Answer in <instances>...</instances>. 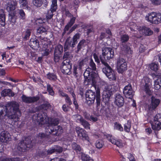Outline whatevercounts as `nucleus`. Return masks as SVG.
<instances>
[{"label": "nucleus", "instance_id": "nucleus-1", "mask_svg": "<svg viewBox=\"0 0 161 161\" xmlns=\"http://www.w3.org/2000/svg\"><path fill=\"white\" fill-rule=\"evenodd\" d=\"M3 109V107H0V119L3 120L7 116L9 119H13L14 122L19 120L20 113L17 103L13 102L8 103Z\"/></svg>", "mask_w": 161, "mask_h": 161}, {"label": "nucleus", "instance_id": "nucleus-2", "mask_svg": "<svg viewBox=\"0 0 161 161\" xmlns=\"http://www.w3.org/2000/svg\"><path fill=\"white\" fill-rule=\"evenodd\" d=\"M35 119L36 120L37 123L39 125H42L44 124H49V125L52 128L55 127L54 128L52 129V128L50 129L51 132L49 131V133L53 135H57L60 134L62 132V129L60 126H56V125L58 124V120L57 119H55L51 123H50L49 118L47 117L46 113L43 112H41L35 116Z\"/></svg>", "mask_w": 161, "mask_h": 161}, {"label": "nucleus", "instance_id": "nucleus-3", "mask_svg": "<svg viewBox=\"0 0 161 161\" xmlns=\"http://www.w3.org/2000/svg\"><path fill=\"white\" fill-rule=\"evenodd\" d=\"M90 65L92 69L90 68H87L84 74L85 78L84 83L86 85H90V87L93 86L96 89L97 82L100 80V78L97 73L92 72V70H95L96 69L95 64L92 59L91 60Z\"/></svg>", "mask_w": 161, "mask_h": 161}, {"label": "nucleus", "instance_id": "nucleus-4", "mask_svg": "<svg viewBox=\"0 0 161 161\" xmlns=\"http://www.w3.org/2000/svg\"><path fill=\"white\" fill-rule=\"evenodd\" d=\"M96 85V88L97 87V92L96 100L97 105L100 104V95L99 92L101 88L102 89H103V88H104L103 92V96L108 98H109L112 94V92L116 91L117 89V87L115 84L108 85L104 81L100 80L97 82ZM95 89L96 90V89L95 88Z\"/></svg>", "mask_w": 161, "mask_h": 161}, {"label": "nucleus", "instance_id": "nucleus-5", "mask_svg": "<svg viewBox=\"0 0 161 161\" xmlns=\"http://www.w3.org/2000/svg\"><path fill=\"white\" fill-rule=\"evenodd\" d=\"M6 8L9 13V19L10 21L14 23L16 21L17 17L16 13L14 11L16 8L17 5L16 0H9L7 3Z\"/></svg>", "mask_w": 161, "mask_h": 161}, {"label": "nucleus", "instance_id": "nucleus-6", "mask_svg": "<svg viewBox=\"0 0 161 161\" xmlns=\"http://www.w3.org/2000/svg\"><path fill=\"white\" fill-rule=\"evenodd\" d=\"M130 28L131 31H137L138 34H140L145 36H150L153 33V31L149 28L146 27H138L133 22L130 23Z\"/></svg>", "mask_w": 161, "mask_h": 161}, {"label": "nucleus", "instance_id": "nucleus-7", "mask_svg": "<svg viewBox=\"0 0 161 161\" xmlns=\"http://www.w3.org/2000/svg\"><path fill=\"white\" fill-rule=\"evenodd\" d=\"M145 19L147 21L151 23L157 24L161 23V14L152 12L147 14Z\"/></svg>", "mask_w": 161, "mask_h": 161}, {"label": "nucleus", "instance_id": "nucleus-8", "mask_svg": "<svg viewBox=\"0 0 161 161\" xmlns=\"http://www.w3.org/2000/svg\"><path fill=\"white\" fill-rule=\"evenodd\" d=\"M102 55L104 58L100 57L101 62L104 65L107 64L105 62V60H109L113 58L114 56V50L111 48L106 47L102 49Z\"/></svg>", "mask_w": 161, "mask_h": 161}, {"label": "nucleus", "instance_id": "nucleus-9", "mask_svg": "<svg viewBox=\"0 0 161 161\" xmlns=\"http://www.w3.org/2000/svg\"><path fill=\"white\" fill-rule=\"evenodd\" d=\"M105 65V66L103 69V72L110 80H115L116 78L114 71L107 64H106V65Z\"/></svg>", "mask_w": 161, "mask_h": 161}, {"label": "nucleus", "instance_id": "nucleus-10", "mask_svg": "<svg viewBox=\"0 0 161 161\" xmlns=\"http://www.w3.org/2000/svg\"><path fill=\"white\" fill-rule=\"evenodd\" d=\"M80 37V35L76 34L73 37L72 39L70 38L67 39L65 43L64 49L65 51L67 50L70 47H74L75 45L77 43V40Z\"/></svg>", "mask_w": 161, "mask_h": 161}, {"label": "nucleus", "instance_id": "nucleus-11", "mask_svg": "<svg viewBox=\"0 0 161 161\" xmlns=\"http://www.w3.org/2000/svg\"><path fill=\"white\" fill-rule=\"evenodd\" d=\"M127 63L123 58L118 59L117 63V69L118 73H122L127 69Z\"/></svg>", "mask_w": 161, "mask_h": 161}, {"label": "nucleus", "instance_id": "nucleus-12", "mask_svg": "<svg viewBox=\"0 0 161 161\" xmlns=\"http://www.w3.org/2000/svg\"><path fill=\"white\" fill-rule=\"evenodd\" d=\"M149 102L150 104L148 106V110L149 111H152L155 109L159 105L160 101L159 99L152 96Z\"/></svg>", "mask_w": 161, "mask_h": 161}, {"label": "nucleus", "instance_id": "nucleus-13", "mask_svg": "<svg viewBox=\"0 0 161 161\" xmlns=\"http://www.w3.org/2000/svg\"><path fill=\"white\" fill-rule=\"evenodd\" d=\"M107 138L108 141L112 144L116 145L119 148H121L125 145V143L123 142L122 140L116 139L110 135H107Z\"/></svg>", "mask_w": 161, "mask_h": 161}, {"label": "nucleus", "instance_id": "nucleus-14", "mask_svg": "<svg viewBox=\"0 0 161 161\" xmlns=\"http://www.w3.org/2000/svg\"><path fill=\"white\" fill-rule=\"evenodd\" d=\"M85 96L86 99L88 104L90 105L94 103L96 97L95 92L91 90H88L86 92Z\"/></svg>", "mask_w": 161, "mask_h": 161}, {"label": "nucleus", "instance_id": "nucleus-15", "mask_svg": "<svg viewBox=\"0 0 161 161\" xmlns=\"http://www.w3.org/2000/svg\"><path fill=\"white\" fill-rule=\"evenodd\" d=\"M61 71L65 74L69 75L70 74L71 65L69 63V60H64L61 65Z\"/></svg>", "mask_w": 161, "mask_h": 161}, {"label": "nucleus", "instance_id": "nucleus-16", "mask_svg": "<svg viewBox=\"0 0 161 161\" xmlns=\"http://www.w3.org/2000/svg\"><path fill=\"white\" fill-rule=\"evenodd\" d=\"M57 8V0H52L50 10H48L46 14V17L47 19H50L53 15V13L55 12Z\"/></svg>", "mask_w": 161, "mask_h": 161}, {"label": "nucleus", "instance_id": "nucleus-17", "mask_svg": "<svg viewBox=\"0 0 161 161\" xmlns=\"http://www.w3.org/2000/svg\"><path fill=\"white\" fill-rule=\"evenodd\" d=\"M63 52V47L62 45L58 44L56 47L54 52V60L55 62L58 61Z\"/></svg>", "mask_w": 161, "mask_h": 161}, {"label": "nucleus", "instance_id": "nucleus-18", "mask_svg": "<svg viewBox=\"0 0 161 161\" xmlns=\"http://www.w3.org/2000/svg\"><path fill=\"white\" fill-rule=\"evenodd\" d=\"M76 131L78 134V136L80 139L89 142V137L86 133V131L80 127H77L76 128Z\"/></svg>", "mask_w": 161, "mask_h": 161}, {"label": "nucleus", "instance_id": "nucleus-19", "mask_svg": "<svg viewBox=\"0 0 161 161\" xmlns=\"http://www.w3.org/2000/svg\"><path fill=\"white\" fill-rule=\"evenodd\" d=\"M123 93L125 96L128 98H131L134 94V92L131 85H128L124 88Z\"/></svg>", "mask_w": 161, "mask_h": 161}, {"label": "nucleus", "instance_id": "nucleus-20", "mask_svg": "<svg viewBox=\"0 0 161 161\" xmlns=\"http://www.w3.org/2000/svg\"><path fill=\"white\" fill-rule=\"evenodd\" d=\"M11 140V136L7 131L2 132L0 135V141L3 142L7 143Z\"/></svg>", "mask_w": 161, "mask_h": 161}, {"label": "nucleus", "instance_id": "nucleus-21", "mask_svg": "<svg viewBox=\"0 0 161 161\" xmlns=\"http://www.w3.org/2000/svg\"><path fill=\"white\" fill-rule=\"evenodd\" d=\"M142 81L145 83V91L149 95L151 94V92L149 89V83H151V80L147 77H144Z\"/></svg>", "mask_w": 161, "mask_h": 161}, {"label": "nucleus", "instance_id": "nucleus-22", "mask_svg": "<svg viewBox=\"0 0 161 161\" xmlns=\"http://www.w3.org/2000/svg\"><path fill=\"white\" fill-rule=\"evenodd\" d=\"M22 101L27 103H30L36 102L39 99L38 97H28L23 95L21 97Z\"/></svg>", "mask_w": 161, "mask_h": 161}, {"label": "nucleus", "instance_id": "nucleus-23", "mask_svg": "<svg viewBox=\"0 0 161 161\" xmlns=\"http://www.w3.org/2000/svg\"><path fill=\"white\" fill-rule=\"evenodd\" d=\"M115 104L119 107L122 106L124 104L123 97L120 94H117L115 97Z\"/></svg>", "mask_w": 161, "mask_h": 161}, {"label": "nucleus", "instance_id": "nucleus-24", "mask_svg": "<svg viewBox=\"0 0 161 161\" xmlns=\"http://www.w3.org/2000/svg\"><path fill=\"white\" fill-rule=\"evenodd\" d=\"M32 4L35 7L38 8L42 6L43 3L47 5L48 2L47 0H32Z\"/></svg>", "mask_w": 161, "mask_h": 161}, {"label": "nucleus", "instance_id": "nucleus-25", "mask_svg": "<svg viewBox=\"0 0 161 161\" xmlns=\"http://www.w3.org/2000/svg\"><path fill=\"white\" fill-rule=\"evenodd\" d=\"M19 146L17 147L18 150L20 152H24L26 150H28L27 148H30V145L29 144L25 145L23 142L19 143Z\"/></svg>", "mask_w": 161, "mask_h": 161}, {"label": "nucleus", "instance_id": "nucleus-26", "mask_svg": "<svg viewBox=\"0 0 161 161\" xmlns=\"http://www.w3.org/2000/svg\"><path fill=\"white\" fill-rule=\"evenodd\" d=\"M0 24L3 26L5 25V16L4 10H0Z\"/></svg>", "mask_w": 161, "mask_h": 161}, {"label": "nucleus", "instance_id": "nucleus-27", "mask_svg": "<svg viewBox=\"0 0 161 161\" xmlns=\"http://www.w3.org/2000/svg\"><path fill=\"white\" fill-rule=\"evenodd\" d=\"M14 94L10 89H5L3 90L1 92V95L3 96H7L9 97H13L14 96Z\"/></svg>", "mask_w": 161, "mask_h": 161}, {"label": "nucleus", "instance_id": "nucleus-28", "mask_svg": "<svg viewBox=\"0 0 161 161\" xmlns=\"http://www.w3.org/2000/svg\"><path fill=\"white\" fill-rule=\"evenodd\" d=\"M75 18L72 17L70 20L69 22L66 25L64 29V33H65L66 31L68 30L69 28L74 23Z\"/></svg>", "mask_w": 161, "mask_h": 161}, {"label": "nucleus", "instance_id": "nucleus-29", "mask_svg": "<svg viewBox=\"0 0 161 161\" xmlns=\"http://www.w3.org/2000/svg\"><path fill=\"white\" fill-rule=\"evenodd\" d=\"M152 128L154 130H159L161 129V122L157 120L155 121L154 124L152 125Z\"/></svg>", "mask_w": 161, "mask_h": 161}, {"label": "nucleus", "instance_id": "nucleus-30", "mask_svg": "<svg viewBox=\"0 0 161 161\" xmlns=\"http://www.w3.org/2000/svg\"><path fill=\"white\" fill-rule=\"evenodd\" d=\"M30 44L31 47L35 50L37 49L39 47V43L36 40H31Z\"/></svg>", "mask_w": 161, "mask_h": 161}, {"label": "nucleus", "instance_id": "nucleus-31", "mask_svg": "<svg viewBox=\"0 0 161 161\" xmlns=\"http://www.w3.org/2000/svg\"><path fill=\"white\" fill-rule=\"evenodd\" d=\"M154 88L156 90L159 89L161 87V80L159 79H157L154 81Z\"/></svg>", "mask_w": 161, "mask_h": 161}, {"label": "nucleus", "instance_id": "nucleus-32", "mask_svg": "<svg viewBox=\"0 0 161 161\" xmlns=\"http://www.w3.org/2000/svg\"><path fill=\"white\" fill-rule=\"evenodd\" d=\"M72 148L75 150L77 153H79L80 154L82 155L83 153L81 152V149L80 147L75 143H73L72 145Z\"/></svg>", "mask_w": 161, "mask_h": 161}, {"label": "nucleus", "instance_id": "nucleus-33", "mask_svg": "<svg viewBox=\"0 0 161 161\" xmlns=\"http://www.w3.org/2000/svg\"><path fill=\"white\" fill-rule=\"evenodd\" d=\"M48 29V28L47 26H41L39 27L37 29V32L39 33H42L43 32H45L47 31Z\"/></svg>", "mask_w": 161, "mask_h": 161}, {"label": "nucleus", "instance_id": "nucleus-34", "mask_svg": "<svg viewBox=\"0 0 161 161\" xmlns=\"http://www.w3.org/2000/svg\"><path fill=\"white\" fill-rule=\"evenodd\" d=\"M86 43L85 40H82L80 41L78 43L77 47V52H78L82 48V47H84Z\"/></svg>", "mask_w": 161, "mask_h": 161}, {"label": "nucleus", "instance_id": "nucleus-35", "mask_svg": "<svg viewBox=\"0 0 161 161\" xmlns=\"http://www.w3.org/2000/svg\"><path fill=\"white\" fill-rule=\"evenodd\" d=\"M81 158L83 161H93V160L88 155L82 153Z\"/></svg>", "mask_w": 161, "mask_h": 161}, {"label": "nucleus", "instance_id": "nucleus-36", "mask_svg": "<svg viewBox=\"0 0 161 161\" xmlns=\"http://www.w3.org/2000/svg\"><path fill=\"white\" fill-rule=\"evenodd\" d=\"M150 69L154 71H156L158 69V64L153 63L149 65Z\"/></svg>", "mask_w": 161, "mask_h": 161}, {"label": "nucleus", "instance_id": "nucleus-37", "mask_svg": "<svg viewBox=\"0 0 161 161\" xmlns=\"http://www.w3.org/2000/svg\"><path fill=\"white\" fill-rule=\"evenodd\" d=\"M19 2L21 7L24 9L28 8L27 0H19Z\"/></svg>", "mask_w": 161, "mask_h": 161}, {"label": "nucleus", "instance_id": "nucleus-38", "mask_svg": "<svg viewBox=\"0 0 161 161\" xmlns=\"http://www.w3.org/2000/svg\"><path fill=\"white\" fill-rule=\"evenodd\" d=\"M95 144L96 147L98 149L101 148L104 145L103 142L102 140L97 141Z\"/></svg>", "mask_w": 161, "mask_h": 161}, {"label": "nucleus", "instance_id": "nucleus-39", "mask_svg": "<svg viewBox=\"0 0 161 161\" xmlns=\"http://www.w3.org/2000/svg\"><path fill=\"white\" fill-rule=\"evenodd\" d=\"M31 34V32L30 30H27L25 32H24L23 33V36L24 38L25 39H27L30 37Z\"/></svg>", "mask_w": 161, "mask_h": 161}, {"label": "nucleus", "instance_id": "nucleus-40", "mask_svg": "<svg viewBox=\"0 0 161 161\" xmlns=\"http://www.w3.org/2000/svg\"><path fill=\"white\" fill-rule=\"evenodd\" d=\"M80 123L86 129H90V124L87 121L83 119Z\"/></svg>", "mask_w": 161, "mask_h": 161}, {"label": "nucleus", "instance_id": "nucleus-41", "mask_svg": "<svg viewBox=\"0 0 161 161\" xmlns=\"http://www.w3.org/2000/svg\"><path fill=\"white\" fill-rule=\"evenodd\" d=\"M121 48L123 51H125L128 53H131V52L130 50V47L127 46L126 45L124 46L122 45V46L121 47Z\"/></svg>", "mask_w": 161, "mask_h": 161}, {"label": "nucleus", "instance_id": "nucleus-42", "mask_svg": "<svg viewBox=\"0 0 161 161\" xmlns=\"http://www.w3.org/2000/svg\"><path fill=\"white\" fill-rule=\"evenodd\" d=\"M55 150H56L58 152L60 153L63 150L65 151V150H63V148L57 146L56 149H53L50 151H49L48 153L50 154H52L54 152Z\"/></svg>", "mask_w": 161, "mask_h": 161}, {"label": "nucleus", "instance_id": "nucleus-43", "mask_svg": "<svg viewBox=\"0 0 161 161\" xmlns=\"http://www.w3.org/2000/svg\"><path fill=\"white\" fill-rule=\"evenodd\" d=\"M62 11L64 14H65L68 17H71L72 16V14L69 12V11L66 9L65 6L63 7L62 8Z\"/></svg>", "mask_w": 161, "mask_h": 161}, {"label": "nucleus", "instance_id": "nucleus-44", "mask_svg": "<svg viewBox=\"0 0 161 161\" xmlns=\"http://www.w3.org/2000/svg\"><path fill=\"white\" fill-rule=\"evenodd\" d=\"M131 127V124L130 122L127 121V123L125 125L124 129L126 132L130 131Z\"/></svg>", "mask_w": 161, "mask_h": 161}, {"label": "nucleus", "instance_id": "nucleus-45", "mask_svg": "<svg viewBox=\"0 0 161 161\" xmlns=\"http://www.w3.org/2000/svg\"><path fill=\"white\" fill-rule=\"evenodd\" d=\"M73 118L75 119L76 122L80 123L83 119L82 118L81 116L79 115H75L73 116Z\"/></svg>", "mask_w": 161, "mask_h": 161}, {"label": "nucleus", "instance_id": "nucleus-46", "mask_svg": "<svg viewBox=\"0 0 161 161\" xmlns=\"http://www.w3.org/2000/svg\"><path fill=\"white\" fill-rule=\"evenodd\" d=\"M19 13L20 15L19 17L20 19H25V14L23 10L22 9L19 10Z\"/></svg>", "mask_w": 161, "mask_h": 161}, {"label": "nucleus", "instance_id": "nucleus-47", "mask_svg": "<svg viewBox=\"0 0 161 161\" xmlns=\"http://www.w3.org/2000/svg\"><path fill=\"white\" fill-rule=\"evenodd\" d=\"M129 39V37L126 35H123L121 37V41L122 42H127Z\"/></svg>", "mask_w": 161, "mask_h": 161}, {"label": "nucleus", "instance_id": "nucleus-48", "mask_svg": "<svg viewBox=\"0 0 161 161\" xmlns=\"http://www.w3.org/2000/svg\"><path fill=\"white\" fill-rule=\"evenodd\" d=\"M114 129L120 131L123 130V128L121 125L119 124L116 123L114 124Z\"/></svg>", "mask_w": 161, "mask_h": 161}, {"label": "nucleus", "instance_id": "nucleus-49", "mask_svg": "<svg viewBox=\"0 0 161 161\" xmlns=\"http://www.w3.org/2000/svg\"><path fill=\"white\" fill-rule=\"evenodd\" d=\"M47 78L50 80H55L57 78L56 76L53 74L49 73L47 74Z\"/></svg>", "mask_w": 161, "mask_h": 161}, {"label": "nucleus", "instance_id": "nucleus-50", "mask_svg": "<svg viewBox=\"0 0 161 161\" xmlns=\"http://www.w3.org/2000/svg\"><path fill=\"white\" fill-rule=\"evenodd\" d=\"M47 89L50 95L53 96L54 94V92L52 88L50 85L47 86Z\"/></svg>", "mask_w": 161, "mask_h": 161}, {"label": "nucleus", "instance_id": "nucleus-51", "mask_svg": "<svg viewBox=\"0 0 161 161\" xmlns=\"http://www.w3.org/2000/svg\"><path fill=\"white\" fill-rule=\"evenodd\" d=\"M86 59H82L79 60V64L80 69H81L82 66H83L86 63Z\"/></svg>", "mask_w": 161, "mask_h": 161}, {"label": "nucleus", "instance_id": "nucleus-52", "mask_svg": "<svg viewBox=\"0 0 161 161\" xmlns=\"http://www.w3.org/2000/svg\"><path fill=\"white\" fill-rule=\"evenodd\" d=\"M97 119H98L97 117L93 115H91L89 120L91 121L95 122L97 121Z\"/></svg>", "mask_w": 161, "mask_h": 161}, {"label": "nucleus", "instance_id": "nucleus-53", "mask_svg": "<svg viewBox=\"0 0 161 161\" xmlns=\"http://www.w3.org/2000/svg\"><path fill=\"white\" fill-rule=\"evenodd\" d=\"M128 158L130 161H135L133 155L131 153L128 154Z\"/></svg>", "mask_w": 161, "mask_h": 161}, {"label": "nucleus", "instance_id": "nucleus-54", "mask_svg": "<svg viewBox=\"0 0 161 161\" xmlns=\"http://www.w3.org/2000/svg\"><path fill=\"white\" fill-rule=\"evenodd\" d=\"M49 50L48 49L46 48L43 51L42 55L43 56H47L49 54Z\"/></svg>", "mask_w": 161, "mask_h": 161}, {"label": "nucleus", "instance_id": "nucleus-55", "mask_svg": "<svg viewBox=\"0 0 161 161\" xmlns=\"http://www.w3.org/2000/svg\"><path fill=\"white\" fill-rule=\"evenodd\" d=\"M146 48L142 45H141L140 46L139 49V52L140 53H142L144 52Z\"/></svg>", "mask_w": 161, "mask_h": 161}, {"label": "nucleus", "instance_id": "nucleus-56", "mask_svg": "<svg viewBox=\"0 0 161 161\" xmlns=\"http://www.w3.org/2000/svg\"><path fill=\"white\" fill-rule=\"evenodd\" d=\"M153 4L156 5H159L161 3V0H151Z\"/></svg>", "mask_w": 161, "mask_h": 161}, {"label": "nucleus", "instance_id": "nucleus-57", "mask_svg": "<svg viewBox=\"0 0 161 161\" xmlns=\"http://www.w3.org/2000/svg\"><path fill=\"white\" fill-rule=\"evenodd\" d=\"M79 3V1L78 0H75L73 2V5L75 8L77 7Z\"/></svg>", "mask_w": 161, "mask_h": 161}, {"label": "nucleus", "instance_id": "nucleus-58", "mask_svg": "<svg viewBox=\"0 0 161 161\" xmlns=\"http://www.w3.org/2000/svg\"><path fill=\"white\" fill-rule=\"evenodd\" d=\"M93 56L95 62L98 63H99L100 62L99 59L97 54L96 53H94Z\"/></svg>", "mask_w": 161, "mask_h": 161}, {"label": "nucleus", "instance_id": "nucleus-59", "mask_svg": "<svg viewBox=\"0 0 161 161\" xmlns=\"http://www.w3.org/2000/svg\"><path fill=\"white\" fill-rule=\"evenodd\" d=\"M0 161H12V160L9 158L4 157L0 158Z\"/></svg>", "mask_w": 161, "mask_h": 161}, {"label": "nucleus", "instance_id": "nucleus-60", "mask_svg": "<svg viewBox=\"0 0 161 161\" xmlns=\"http://www.w3.org/2000/svg\"><path fill=\"white\" fill-rule=\"evenodd\" d=\"M65 100L67 103H68L69 104H70L71 103V102L69 98L67 95L65 97Z\"/></svg>", "mask_w": 161, "mask_h": 161}, {"label": "nucleus", "instance_id": "nucleus-61", "mask_svg": "<svg viewBox=\"0 0 161 161\" xmlns=\"http://www.w3.org/2000/svg\"><path fill=\"white\" fill-rule=\"evenodd\" d=\"M39 137H40L41 138H46V137H47L46 136H45V134L43 133H39L38 135Z\"/></svg>", "mask_w": 161, "mask_h": 161}, {"label": "nucleus", "instance_id": "nucleus-62", "mask_svg": "<svg viewBox=\"0 0 161 161\" xmlns=\"http://www.w3.org/2000/svg\"><path fill=\"white\" fill-rule=\"evenodd\" d=\"M70 55V53L69 52H66L63 56L64 59L68 58Z\"/></svg>", "mask_w": 161, "mask_h": 161}, {"label": "nucleus", "instance_id": "nucleus-63", "mask_svg": "<svg viewBox=\"0 0 161 161\" xmlns=\"http://www.w3.org/2000/svg\"><path fill=\"white\" fill-rule=\"evenodd\" d=\"M84 115L86 119H89L90 116L86 112H85L84 113Z\"/></svg>", "mask_w": 161, "mask_h": 161}, {"label": "nucleus", "instance_id": "nucleus-64", "mask_svg": "<svg viewBox=\"0 0 161 161\" xmlns=\"http://www.w3.org/2000/svg\"><path fill=\"white\" fill-rule=\"evenodd\" d=\"M77 27V25H74L69 30V33H71L73 31H74Z\"/></svg>", "mask_w": 161, "mask_h": 161}]
</instances>
